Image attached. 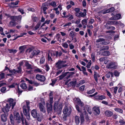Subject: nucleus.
Masks as SVG:
<instances>
[{
  "instance_id": "1",
  "label": "nucleus",
  "mask_w": 125,
  "mask_h": 125,
  "mask_svg": "<svg viewBox=\"0 0 125 125\" xmlns=\"http://www.w3.org/2000/svg\"><path fill=\"white\" fill-rule=\"evenodd\" d=\"M27 52L30 54V57L32 58L33 56L37 55L40 53V51L38 50H33L31 48H30L26 50Z\"/></svg>"
},
{
  "instance_id": "2",
  "label": "nucleus",
  "mask_w": 125,
  "mask_h": 125,
  "mask_svg": "<svg viewBox=\"0 0 125 125\" xmlns=\"http://www.w3.org/2000/svg\"><path fill=\"white\" fill-rule=\"evenodd\" d=\"M66 62V61L58 60L55 64L56 67L58 69L66 67L67 65L64 64Z\"/></svg>"
},
{
  "instance_id": "3",
  "label": "nucleus",
  "mask_w": 125,
  "mask_h": 125,
  "mask_svg": "<svg viewBox=\"0 0 125 125\" xmlns=\"http://www.w3.org/2000/svg\"><path fill=\"white\" fill-rule=\"evenodd\" d=\"M71 108L70 106H66L63 110V113L64 115H69L71 113Z\"/></svg>"
},
{
  "instance_id": "4",
  "label": "nucleus",
  "mask_w": 125,
  "mask_h": 125,
  "mask_svg": "<svg viewBox=\"0 0 125 125\" xmlns=\"http://www.w3.org/2000/svg\"><path fill=\"white\" fill-rule=\"evenodd\" d=\"M7 102L9 103L10 106H12V109H13L16 104V101L12 98H9L7 99Z\"/></svg>"
},
{
  "instance_id": "5",
  "label": "nucleus",
  "mask_w": 125,
  "mask_h": 125,
  "mask_svg": "<svg viewBox=\"0 0 125 125\" xmlns=\"http://www.w3.org/2000/svg\"><path fill=\"white\" fill-rule=\"evenodd\" d=\"M58 102H55L53 105L54 110L56 111L61 110L62 109V105H59L58 106Z\"/></svg>"
},
{
  "instance_id": "6",
  "label": "nucleus",
  "mask_w": 125,
  "mask_h": 125,
  "mask_svg": "<svg viewBox=\"0 0 125 125\" xmlns=\"http://www.w3.org/2000/svg\"><path fill=\"white\" fill-rule=\"evenodd\" d=\"M31 114L32 116L35 118H37L39 116V114L36 109L32 110L31 112Z\"/></svg>"
},
{
  "instance_id": "7",
  "label": "nucleus",
  "mask_w": 125,
  "mask_h": 125,
  "mask_svg": "<svg viewBox=\"0 0 125 125\" xmlns=\"http://www.w3.org/2000/svg\"><path fill=\"white\" fill-rule=\"evenodd\" d=\"M35 78L37 80L41 82H44L45 79V76L39 74H37L36 75Z\"/></svg>"
},
{
  "instance_id": "8",
  "label": "nucleus",
  "mask_w": 125,
  "mask_h": 125,
  "mask_svg": "<svg viewBox=\"0 0 125 125\" xmlns=\"http://www.w3.org/2000/svg\"><path fill=\"white\" fill-rule=\"evenodd\" d=\"M70 74L68 75L65 78H64V80L65 81H66V82L65 83V85H67L68 82L71 80V79H69L68 80V79L71 76H72L73 74L75 73L74 72H71L69 73Z\"/></svg>"
},
{
  "instance_id": "9",
  "label": "nucleus",
  "mask_w": 125,
  "mask_h": 125,
  "mask_svg": "<svg viewBox=\"0 0 125 125\" xmlns=\"http://www.w3.org/2000/svg\"><path fill=\"white\" fill-rule=\"evenodd\" d=\"M21 117L20 116L18 112L14 114V119L17 121V122L19 124L21 122Z\"/></svg>"
},
{
  "instance_id": "10",
  "label": "nucleus",
  "mask_w": 125,
  "mask_h": 125,
  "mask_svg": "<svg viewBox=\"0 0 125 125\" xmlns=\"http://www.w3.org/2000/svg\"><path fill=\"white\" fill-rule=\"evenodd\" d=\"M96 42H100V43L101 44L104 45H106L109 43V42L108 43L106 42L105 41V39L103 38H99L98 39H97L96 40Z\"/></svg>"
},
{
  "instance_id": "11",
  "label": "nucleus",
  "mask_w": 125,
  "mask_h": 125,
  "mask_svg": "<svg viewBox=\"0 0 125 125\" xmlns=\"http://www.w3.org/2000/svg\"><path fill=\"white\" fill-rule=\"evenodd\" d=\"M93 110L94 113L96 115H99L100 113V110L98 106H95L93 107Z\"/></svg>"
},
{
  "instance_id": "12",
  "label": "nucleus",
  "mask_w": 125,
  "mask_h": 125,
  "mask_svg": "<svg viewBox=\"0 0 125 125\" xmlns=\"http://www.w3.org/2000/svg\"><path fill=\"white\" fill-rule=\"evenodd\" d=\"M116 66L115 62H110L109 64L107 65L106 67L108 69H115Z\"/></svg>"
},
{
  "instance_id": "13",
  "label": "nucleus",
  "mask_w": 125,
  "mask_h": 125,
  "mask_svg": "<svg viewBox=\"0 0 125 125\" xmlns=\"http://www.w3.org/2000/svg\"><path fill=\"white\" fill-rule=\"evenodd\" d=\"M38 107L41 112L44 113L46 112L45 108L42 103H39Z\"/></svg>"
},
{
  "instance_id": "14",
  "label": "nucleus",
  "mask_w": 125,
  "mask_h": 125,
  "mask_svg": "<svg viewBox=\"0 0 125 125\" xmlns=\"http://www.w3.org/2000/svg\"><path fill=\"white\" fill-rule=\"evenodd\" d=\"M24 61H23L20 62L19 63V66L17 67L18 70H17L16 71H15V72H14L15 73H16V72L18 73H20L21 71V67L22 66L24 63Z\"/></svg>"
},
{
  "instance_id": "15",
  "label": "nucleus",
  "mask_w": 125,
  "mask_h": 125,
  "mask_svg": "<svg viewBox=\"0 0 125 125\" xmlns=\"http://www.w3.org/2000/svg\"><path fill=\"white\" fill-rule=\"evenodd\" d=\"M22 18V16L21 15L18 16H12L10 17V19L14 21H17V20L20 21Z\"/></svg>"
},
{
  "instance_id": "16",
  "label": "nucleus",
  "mask_w": 125,
  "mask_h": 125,
  "mask_svg": "<svg viewBox=\"0 0 125 125\" xmlns=\"http://www.w3.org/2000/svg\"><path fill=\"white\" fill-rule=\"evenodd\" d=\"M47 107V111L48 113L51 111L52 110V104H49L48 103H46Z\"/></svg>"
},
{
  "instance_id": "17",
  "label": "nucleus",
  "mask_w": 125,
  "mask_h": 125,
  "mask_svg": "<svg viewBox=\"0 0 125 125\" xmlns=\"http://www.w3.org/2000/svg\"><path fill=\"white\" fill-rule=\"evenodd\" d=\"M10 108L9 104H6V105L5 107L2 108V111L5 113L9 111Z\"/></svg>"
},
{
  "instance_id": "18",
  "label": "nucleus",
  "mask_w": 125,
  "mask_h": 125,
  "mask_svg": "<svg viewBox=\"0 0 125 125\" xmlns=\"http://www.w3.org/2000/svg\"><path fill=\"white\" fill-rule=\"evenodd\" d=\"M118 22L116 21H109L106 23V25L105 26V27H106V26H107L109 25H115L117 24H118Z\"/></svg>"
},
{
  "instance_id": "19",
  "label": "nucleus",
  "mask_w": 125,
  "mask_h": 125,
  "mask_svg": "<svg viewBox=\"0 0 125 125\" xmlns=\"http://www.w3.org/2000/svg\"><path fill=\"white\" fill-rule=\"evenodd\" d=\"M23 112L25 115H27V114L29 113V111L30 110H28V109L27 108L25 105L23 106Z\"/></svg>"
},
{
  "instance_id": "20",
  "label": "nucleus",
  "mask_w": 125,
  "mask_h": 125,
  "mask_svg": "<svg viewBox=\"0 0 125 125\" xmlns=\"http://www.w3.org/2000/svg\"><path fill=\"white\" fill-rule=\"evenodd\" d=\"M105 115L107 116H111L113 114L112 112L109 110H106L105 112Z\"/></svg>"
},
{
  "instance_id": "21",
  "label": "nucleus",
  "mask_w": 125,
  "mask_h": 125,
  "mask_svg": "<svg viewBox=\"0 0 125 125\" xmlns=\"http://www.w3.org/2000/svg\"><path fill=\"white\" fill-rule=\"evenodd\" d=\"M25 65L27 69H31L33 68V66L27 62H25Z\"/></svg>"
},
{
  "instance_id": "22",
  "label": "nucleus",
  "mask_w": 125,
  "mask_h": 125,
  "mask_svg": "<svg viewBox=\"0 0 125 125\" xmlns=\"http://www.w3.org/2000/svg\"><path fill=\"white\" fill-rule=\"evenodd\" d=\"M1 120L3 122H5L7 120V117L6 115L5 114H2L1 116Z\"/></svg>"
},
{
  "instance_id": "23",
  "label": "nucleus",
  "mask_w": 125,
  "mask_h": 125,
  "mask_svg": "<svg viewBox=\"0 0 125 125\" xmlns=\"http://www.w3.org/2000/svg\"><path fill=\"white\" fill-rule=\"evenodd\" d=\"M76 108L79 112L81 113H82L83 114H86V112L85 111L84 109V111H82L79 109V106L77 105H76L75 106Z\"/></svg>"
},
{
  "instance_id": "24",
  "label": "nucleus",
  "mask_w": 125,
  "mask_h": 125,
  "mask_svg": "<svg viewBox=\"0 0 125 125\" xmlns=\"http://www.w3.org/2000/svg\"><path fill=\"white\" fill-rule=\"evenodd\" d=\"M94 76L95 80L96 82H97L98 81L97 77H99L100 76V75L99 74H98L96 72H94Z\"/></svg>"
},
{
  "instance_id": "25",
  "label": "nucleus",
  "mask_w": 125,
  "mask_h": 125,
  "mask_svg": "<svg viewBox=\"0 0 125 125\" xmlns=\"http://www.w3.org/2000/svg\"><path fill=\"white\" fill-rule=\"evenodd\" d=\"M76 101L77 103L78 104L81 106H83V103L81 101V100L79 98H76Z\"/></svg>"
},
{
  "instance_id": "26",
  "label": "nucleus",
  "mask_w": 125,
  "mask_h": 125,
  "mask_svg": "<svg viewBox=\"0 0 125 125\" xmlns=\"http://www.w3.org/2000/svg\"><path fill=\"white\" fill-rule=\"evenodd\" d=\"M15 21L12 20L9 22V26L14 27L16 25V23L15 22Z\"/></svg>"
},
{
  "instance_id": "27",
  "label": "nucleus",
  "mask_w": 125,
  "mask_h": 125,
  "mask_svg": "<svg viewBox=\"0 0 125 125\" xmlns=\"http://www.w3.org/2000/svg\"><path fill=\"white\" fill-rule=\"evenodd\" d=\"M75 120L76 124L77 125H78L80 122V119L79 116L77 115L75 116Z\"/></svg>"
},
{
  "instance_id": "28",
  "label": "nucleus",
  "mask_w": 125,
  "mask_h": 125,
  "mask_svg": "<svg viewBox=\"0 0 125 125\" xmlns=\"http://www.w3.org/2000/svg\"><path fill=\"white\" fill-rule=\"evenodd\" d=\"M21 88L23 89H26L27 87L26 84L25 83H22L20 85Z\"/></svg>"
},
{
  "instance_id": "29",
  "label": "nucleus",
  "mask_w": 125,
  "mask_h": 125,
  "mask_svg": "<svg viewBox=\"0 0 125 125\" xmlns=\"http://www.w3.org/2000/svg\"><path fill=\"white\" fill-rule=\"evenodd\" d=\"M68 73H69V72H68L65 73H64L63 74H62L61 75H60L59 76V79L60 80H62L64 77H65L66 76V75Z\"/></svg>"
},
{
  "instance_id": "30",
  "label": "nucleus",
  "mask_w": 125,
  "mask_h": 125,
  "mask_svg": "<svg viewBox=\"0 0 125 125\" xmlns=\"http://www.w3.org/2000/svg\"><path fill=\"white\" fill-rule=\"evenodd\" d=\"M110 54V52L108 51H104L103 52L102 54H101V55H103L104 56H108Z\"/></svg>"
},
{
  "instance_id": "31",
  "label": "nucleus",
  "mask_w": 125,
  "mask_h": 125,
  "mask_svg": "<svg viewBox=\"0 0 125 125\" xmlns=\"http://www.w3.org/2000/svg\"><path fill=\"white\" fill-rule=\"evenodd\" d=\"M114 110L116 112L120 113L121 114L123 113V110L122 109L118 108H115L114 109Z\"/></svg>"
},
{
  "instance_id": "32",
  "label": "nucleus",
  "mask_w": 125,
  "mask_h": 125,
  "mask_svg": "<svg viewBox=\"0 0 125 125\" xmlns=\"http://www.w3.org/2000/svg\"><path fill=\"white\" fill-rule=\"evenodd\" d=\"M8 50L10 53L13 54L16 53L17 51V50L16 49H9Z\"/></svg>"
},
{
  "instance_id": "33",
  "label": "nucleus",
  "mask_w": 125,
  "mask_h": 125,
  "mask_svg": "<svg viewBox=\"0 0 125 125\" xmlns=\"http://www.w3.org/2000/svg\"><path fill=\"white\" fill-rule=\"evenodd\" d=\"M113 74V73L112 72H109L106 74V77L108 78H109L111 76H112Z\"/></svg>"
},
{
  "instance_id": "34",
  "label": "nucleus",
  "mask_w": 125,
  "mask_h": 125,
  "mask_svg": "<svg viewBox=\"0 0 125 125\" xmlns=\"http://www.w3.org/2000/svg\"><path fill=\"white\" fill-rule=\"evenodd\" d=\"M35 72L38 73H41L42 72V70L38 68H36L34 70Z\"/></svg>"
},
{
  "instance_id": "35",
  "label": "nucleus",
  "mask_w": 125,
  "mask_h": 125,
  "mask_svg": "<svg viewBox=\"0 0 125 125\" xmlns=\"http://www.w3.org/2000/svg\"><path fill=\"white\" fill-rule=\"evenodd\" d=\"M97 97L99 100H102L105 98V96L104 95H98Z\"/></svg>"
},
{
  "instance_id": "36",
  "label": "nucleus",
  "mask_w": 125,
  "mask_h": 125,
  "mask_svg": "<svg viewBox=\"0 0 125 125\" xmlns=\"http://www.w3.org/2000/svg\"><path fill=\"white\" fill-rule=\"evenodd\" d=\"M62 47L66 49L68 48V45L66 42L62 43Z\"/></svg>"
},
{
  "instance_id": "37",
  "label": "nucleus",
  "mask_w": 125,
  "mask_h": 125,
  "mask_svg": "<svg viewBox=\"0 0 125 125\" xmlns=\"http://www.w3.org/2000/svg\"><path fill=\"white\" fill-rule=\"evenodd\" d=\"M87 22V19H84L82 21V23L83 25L84 24L86 25Z\"/></svg>"
},
{
  "instance_id": "38",
  "label": "nucleus",
  "mask_w": 125,
  "mask_h": 125,
  "mask_svg": "<svg viewBox=\"0 0 125 125\" xmlns=\"http://www.w3.org/2000/svg\"><path fill=\"white\" fill-rule=\"evenodd\" d=\"M114 16L115 18V19H116V20L120 19L121 17V15L120 14H117Z\"/></svg>"
},
{
  "instance_id": "39",
  "label": "nucleus",
  "mask_w": 125,
  "mask_h": 125,
  "mask_svg": "<svg viewBox=\"0 0 125 125\" xmlns=\"http://www.w3.org/2000/svg\"><path fill=\"white\" fill-rule=\"evenodd\" d=\"M75 33L73 31H71L69 35L71 37L72 40H73V38L74 36Z\"/></svg>"
},
{
  "instance_id": "40",
  "label": "nucleus",
  "mask_w": 125,
  "mask_h": 125,
  "mask_svg": "<svg viewBox=\"0 0 125 125\" xmlns=\"http://www.w3.org/2000/svg\"><path fill=\"white\" fill-rule=\"evenodd\" d=\"M76 81H72L70 82L69 83V86L71 85L72 86H75L76 83Z\"/></svg>"
},
{
  "instance_id": "41",
  "label": "nucleus",
  "mask_w": 125,
  "mask_h": 125,
  "mask_svg": "<svg viewBox=\"0 0 125 125\" xmlns=\"http://www.w3.org/2000/svg\"><path fill=\"white\" fill-rule=\"evenodd\" d=\"M45 61V58L44 57H41L40 59V63L41 64H42Z\"/></svg>"
},
{
  "instance_id": "42",
  "label": "nucleus",
  "mask_w": 125,
  "mask_h": 125,
  "mask_svg": "<svg viewBox=\"0 0 125 125\" xmlns=\"http://www.w3.org/2000/svg\"><path fill=\"white\" fill-rule=\"evenodd\" d=\"M119 123L120 124H122L123 125H125V121L124 119H120L119 121Z\"/></svg>"
},
{
  "instance_id": "43",
  "label": "nucleus",
  "mask_w": 125,
  "mask_h": 125,
  "mask_svg": "<svg viewBox=\"0 0 125 125\" xmlns=\"http://www.w3.org/2000/svg\"><path fill=\"white\" fill-rule=\"evenodd\" d=\"M95 91V89H93L92 90L88 91L87 93L88 94H91L94 93Z\"/></svg>"
},
{
  "instance_id": "44",
  "label": "nucleus",
  "mask_w": 125,
  "mask_h": 125,
  "mask_svg": "<svg viewBox=\"0 0 125 125\" xmlns=\"http://www.w3.org/2000/svg\"><path fill=\"white\" fill-rule=\"evenodd\" d=\"M50 5L52 6L53 7H55L56 6V2L54 1H52L49 4Z\"/></svg>"
},
{
  "instance_id": "45",
  "label": "nucleus",
  "mask_w": 125,
  "mask_h": 125,
  "mask_svg": "<svg viewBox=\"0 0 125 125\" xmlns=\"http://www.w3.org/2000/svg\"><path fill=\"white\" fill-rule=\"evenodd\" d=\"M45 4H46V3H45L43 4L42 5V7L43 11H45L47 9L46 7L45 6Z\"/></svg>"
},
{
  "instance_id": "46",
  "label": "nucleus",
  "mask_w": 125,
  "mask_h": 125,
  "mask_svg": "<svg viewBox=\"0 0 125 125\" xmlns=\"http://www.w3.org/2000/svg\"><path fill=\"white\" fill-rule=\"evenodd\" d=\"M80 118L81 120L80 123L81 124H83L84 123V117L83 116H81L80 117Z\"/></svg>"
},
{
  "instance_id": "47",
  "label": "nucleus",
  "mask_w": 125,
  "mask_h": 125,
  "mask_svg": "<svg viewBox=\"0 0 125 125\" xmlns=\"http://www.w3.org/2000/svg\"><path fill=\"white\" fill-rule=\"evenodd\" d=\"M6 88L5 87H3L0 89L2 93H4L6 91Z\"/></svg>"
},
{
  "instance_id": "48",
  "label": "nucleus",
  "mask_w": 125,
  "mask_h": 125,
  "mask_svg": "<svg viewBox=\"0 0 125 125\" xmlns=\"http://www.w3.org/2000/svg\"><path fill=\"white\" fill-rule=\"evenodd\" d=\"M26 107L28 109V110L30 109V107L29 106V104H30V102L28 101H27L26 102Z\"/></svg>"
},
{
  "instance_id": "49",
  "label": "nucleus",
  "mask_w": 125,
  "mask_h": 125,
  "mask_svg": "<svg viewBox=\"0 0 125 125\" xmlns=\"http://www.w3.org/2000/svg\"><path fill=\"white\" fill-rule=\"evenodd\" d=\"M109 48V47L108 46H103L102 47L100 51L107 50Z\"/></svg>"
},
{
  "instance_id": "50",
  "label": "nucleus",
  "mask_w": 125,
  "mask_h": 125,
  "mask_svg": "<svg viewBox=\"0 0 125 125\" xmlns=\"http://www.w3.org/2000/svg\"><path fill=\"white\" fill-rule=\"evenodd\" d=\"M91 57L93 61L94 62L95 60V55L94 53H92L91 55Z\"/></svg>"
},
{
  "instance_id": "51",
  "label": "nucleus",
  "mask_w": 125,
  "mask_h": 125,
  "mask_svg": "<svg viewBox=\"0 0 125 125\" xmlns=\"http://www.w3.org/2000/svg\"><path fill=\"white\" fill-rule=\"evenodd\" d=\"M33 84L35 86H37L40 85V83L35 81H33Z\"/></svg>"
},
{
  "instance_id": "52",
  "label": "nucleus",
  "mask_w": 125,
  "mask_h": 125,
  "mask_svg": "<svg viewBox=\"0 0 125 125\" xmlns=\"http://www.w3.org/2000/svg\"><path fill=\"white\" fill-rule=\"evenodd\" d=\"M110 12L109 9L107 10H104L102 11V13L104 14H105L106 13Z\"/></svg>"
},
{
  "instance_id": "53",
  "label": "nucleus",
  "mask_w": 125,
  "mask_h": 125,
  "mask_svg": "<svg viewBox=\"0 0 125 125\" xmlns=\"http://www.w3.org/2000/svg\"><path fill=\"white\" fill-rule=\"evenodd\" d=\"M110 12L109 9L107 10H104L102 11V13L104 14H105L106 13Z\"/></svg>"
},
{
  "instance_id": "54",
  "label": "nucleus",
  "mask_w": 125,
  "mask_h": 125,
  "mask_svg": "<svg viewBox=\"0 0 125 125\" xmlns=\"http://www.w3.org/2000/svg\"><path fill=\"white\" fill-rule=\"evenodd\" d=\"M80 14L81 17H84L86 16V14L85 13L81 12L80 13Z\"/></svg>"
},
{
  "instance_id": "55",
  "label": "nucleus",
  "mask_w": 125,
  "mask_h": 125,
  "mask_svg": "<svg viewBox=\"0 0 125 125\" xmlns=\"http://www.w3.org/2000/svg\"><path fill=\"white\" fill-rule=\"evenodd\" d=\"M69 45L70 49H73L74 47V46L72 43L69 44Z\"/></svg>"
},
{
  "instance_id": "56",
  "label": "nucleus",
  "mask_w": 125,
  "mask_h": 125,
  "mask_svg": "<svg viewBox=\"0 0 125 125\" xmlns=\"http://www.w3.org/2000/svg\"><path fill=\"white\" fill-rule=\"evenodd\" d=\"M25 115L26 116V119L29 120H30L31 118L30 113L27 114V115Z\"/></svg>"
},
{
  "instance_id": "57",
  "label": "nucleus",
  "mask_w": 125,
  "mask_h": 125,
  "mask_svg": "<svg viewBox=\"0 0 125 125\" xmlns=\"http://www.w3.org/2000/svg\"><path fill=\"white\" fill-rule=\"evenodd\" d=\"M19 1L18 0L16 2H15L14 3L13 2H11V5H17Z\"/></svg>"
},
{
  "instance_id": "58",
  "label": "nucleus",
  "mask_w": 125,
  "mask_h": 125,
  "mask_svg": "<svg viewBox=\"0 0 125 125\" xmlns=\"http://www.w3.org/2000/svg\"><path fill=\"white\" fill-rule=\"evenodd\" d=\"M41 24V23H37L35 27L36 28V29H37L40 27Z\"/></svg>"
},
{
  "instance_id": "59",
  "label": "nucleus",
  "mask_w": 125,
  "mask_h": 125,
  "mask_svg": "<svg viewBox=\"0 0 125 125\" xmlns=\"http://www.w3.org/2000/svg\"><path fill=\"white\" fill-rule=\"evenodd\" d=\"M87 110L88 113L90 114L92 113V112L91 111V109L89 107L87 108Z\"/></svg>"
},
{
  "instance_id": "60",
  "label": "nucleus",
  "mask_w": 125,
  "mask_h": 125,
  "mask_svg": "<svg viewBox=\"0 0 125 125\" xmlns=\"http://www.w3.org/2000/svg\"><path fill=\"white\" fill-rule=\"evenodd\" d=\"M24 46H20L19 48V49L21 51V52H22L24 50Z\"/></svg>"
},
{
  "instance_id": "61",
  "label": "nucleus",
  "mask_w": 125,
  "mask_h": 125,
  "mask_svg": "<svg viewBox=\"0 0 125 125\" xmlns=\"http://www.w3.org/2000/svg\"><path fill=\"white\" fill-rule=\"evenodd\" d=\"M40 30H41L42 31L39 32V33L40 34L42 33H43L44 32V31H45V28H41L40 29Z\"/></svg>"
},
{
  "instance_id": "62",
  "label": "nucleus",
  "mask_w": 125,
  "mask_h": 125,
  "mask_svg": "<svg viewBox=\"0 0 125 125\" xmlns=\"http://www.w3.org/2000/svg\"><path fill=\"white\" fill-rule=\"evenodd\" d=\"M85 87V86L84 85L80 87V90L82 91H83L84 90Z\"/></svg>"
},
{
  "instance_id": "63",
  "label": "nucleus",
  "mask_w": 125,
  "mask_h": 125,
  "mask_svg": "<svg viewBox=\"0 0 125 125\" xmlns=\"http://www.w3.org/2000/svg\"><path fill=\"white\" fill-rule=\"evenodd\" d=\"M56 81V80H52V82L51 83H50V84L52 85V86H53L54 84L55 83Z\"/></svg>"
},
{
  "instance_id": "64",
  "label": "nucleus",
  "mask_w": 125,
  "mask_h": 125,
  "mask_svg": "<svg viewBox=\"0 0 125 125\" xmlns=\"http://www.w3.org/2000/svg\"><path fill=\"white\" fill-rule=\"evenodd\" d=\"M45 67L46 71H48L50 69L49 66L47 64H46L45 65Z\"/></svg>"
}]
</instances>
